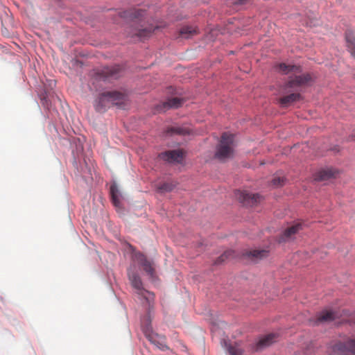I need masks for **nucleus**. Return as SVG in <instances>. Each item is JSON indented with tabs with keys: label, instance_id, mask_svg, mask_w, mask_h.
<instances>
[{
	"label": "nucleus",
	"instance_id": "c85d7f7f",
	"mask_svg": "<svg viewBox=\"0 0 355 355\" xmlns=\"http://www.w3.org/2000/svg\"><path fill=\"white\" fill-rule=\"evenodd\" d=\"M248 0H238L236 3L238 4H245Z\"/></svg>",
	"mask_w": 355,
	"mask_h": 355
},
{
	"label": "nucleus",
	"instance_id": "412c9836",
	"mask_svg": "<svg viewBox=\"0 0 355 355\" xmlns=\"http://www.w3.org/2000/svg\"><path fill=\"white\" fill-rule=\"evenodd\" d=\"M198 33L197 28L190 26H183L180 31V35L185 39L190 38Z\"/></svg>",
	"mask_w": 355,
	"mask_h": 355
},
{
	"label": "nucleus",
	"instance_id": "dca6fc26",
	"mask_svg": "<svg viewBox=\"0 0 355 355\" xmlns=\"http://www.w3.org/2000/svg\"><path fill=\"white\" fill-rule=\"evenodd\" d=\"M276 69L283 74L289 73H299L301 72V67L300 66L286 64L285 63H280L276 65Z\"/></svg>",
	"mask_w": 355,
	"mask_h": 355
},
{
	"label": "nucleus",
	"instance_id": "f03ea898",
	"mask_svg": "<svg viewBox=\"0 0 355 355\" xmlns=\"http://www.w3.org/2000/svg\"><path fill=\"white\" fill-rule=\"evenodd\" d=\"M151 309L148 310L146 315H145L141 320V326L143 333L146 338L156 348L164 350L166 348L165 343V337L162 335L154 332L151 326Z\"/></svg>",
	"mask_w": 355,
	"mask_h": 355
},
{
	"label": "nucleus",
	"instance_id": "20e7f679",
	"mask_svg": "<svg viewBox=\"0 0 355 355\" xmlns=\"http://www.w3.org/2000/svg\"><path fill=\"white\" fill-rule=\"evenodd\" d=\"M128 277L131 285L137 290V293L139 295L144 297L148 302L153 300L154 295L144 289L141 278L137 274L128 272Z\"/></svg>",
	"mask_w": 355,
	"mask_h": 355
},
{
	"label": "nucleus",
	"instance_id": "5701e85b",
	"mask_svg": "<svg viewBox=\"0 0 355 355\" xmlns=\"http://www.w3.org/2000/svg\"><path fill=\"white\" fill-rule=\"evenodd\" d=\"M345 39L347 44V47L351 51L352 54L355 56V37L353 32L348 31L345 33Z\"/></svg>",
	"mask_w": 355,
	"mask_h": 355
},
{
	"label": "nucleus",
	"instance_id": "a878e982",
	"mask_svg": "<svg viewBox=\"0 0 355 355\" xmlns=\"http://www.w3.org/2000/svg\"><path fill=\"white\" fill-rule=\"evenodd\" d=\"M284 182L285 178L284 177L278 176L272 178V180H271V184L272 186L278 187L284 185Z\"/></svg>",
	"mask_w": 355,
	"mask_h": 355
},
{
	"label": "nucleus",
	"instance_id": "6ab92c4d",
	"mask_svg": "<svg viewBox=\"0 0 355 355\" xmlns=\"http://www.w3.org/2000/svg\"><path fill=\"white\" fill-rule=\"evenodd\" d=\"M184 102V100L180 98L175 97L168 99V101L164 102L162 105V108L161 110L165 111L169 108H178L180 107Z\"/></svg>",
	"mask_w": 355,
	"mask_h": 355
},
{
	"label": "nucleus",
	"instance_id": "4468645a",
	"mask_svg": "<svg viewBox=\"0 0 355 355\" xmlns=\"http://www.w3.org/2000/svg\"><path fill=\"white\" fill-rule=\"evenodd\" d=\"M119 16L127 20H134L139 19L144 15V12L141 10L130 9L119 12Z\"/></svg>",
	"mask_w": 355,
	"mask_h": 355
},
{
	"label": "nucleus",
	"instance_id": "a211bd4d",
	"mask_svg": "<svg viewBox=\"0 0 355 355\" xmlns=\"http://www.w3.org/2000/svg\"><path fill=\"white\" fill-rule=\"evenodd\" d=\"M301 229V225L297 223L293 225L284 230L283 234L279 237V242H285L288 241L292 236L295 234Z\"/></svg>",
	"mask_w": 355,
	"mask_h": 355
},
{
	"label": "nucleus",
	"instance_id": "9b49d317",
	"mask_svg": "<svg viewBox=\"0 0 355 355\" xmlns=\"http://www.w3.org/2000/svg\"><path fill=\"white\" fill-rule=\"evenodd\" d=\"M338 171L331 168L320 170L314 175V180L316 181H325L336 178Z\"/></svg>",
	"mask_w": 355,
	"mask_h": 355
},
{
	"label": "nucleus",
	"instance_id": "7ed1b4c3",
	"mask_svg": "<svg viewBox=\"0 0 355 355\" xmlns=\"http://www.w3.org/2000/svg\"><path fill=\"white\" fill-rule=\"evenodd\" d=\"M234 135L224 132L217 146L215 157L221 161L232 158L234 155Z\"/></svg>",
	"mask_w": 355,
	"mask_h": 355
},
{
	"label": "nucleus",
	"instance_id": "39448f33",
	"mask_svg": "<svg viewBox=\"0 0 355 355\" xmlns=\"http://www.w3.org/2000/svg\"><path fill=\"white\" fill-rule=\"evenodd\" d=\"M236 198L244 206L252 207L261 202L262 197L259 194L249 193L246 191H236Z\"/></svg>",
	"mask_w": 355,
	"mask_h": 355
},
{
	"label": "nucleus",
	"instance_id": "423d86ee",
	"mask_svg": "<svg viewBox=\"0 0 355 355\" xmlns=\"http://www.w3.org/2000/svg\"><path fill=\"white\" fill-rule=\"evenodd\" d=\"M278 338L279 334L277 333H270L260 337L253 346V352H259L270 346L277 341Z\"/></svg>",
	"mask_w": 355,
	"mask_h": 355
},
{
	"label": "nucleus",
	"instance_id": "9d476101",
	"mask_svg": "<svg viewBox=\"0 0 355 355\" xmlns=\"http://www.w3.org/2000/svg\"><path fill=\"white\" fill-rule=\"evenodd\" d=\"M311 77L310 74L305 73L300 76H295L293 78L290 79L286 83V89L287 88H293L294 87L302 86L306 85L309 81H311Z\"/></svg>",
	"mask_w": 355,
	"mask_h": 355
},
{
	"label": "nucleus",
	"instance_id": "1a4fd4ad",
	"mask_svg": "<svg viewBox=\"0 0 355 355\" xmlns=\"http://www.w3.org/2000/svg\"><path fill=\"white\" fill-rule=\"evenodd\" d=\"M334 352L336 353L351 352L355 355V339H349L347 342H338L334 345Z\"/></svg>",
	"mask_w": 355,
	"mask_h": 355
},
{
	"label": "nucleus",
	"instance_id": "aec40b11",
	"mask_svg": "<svg viewBox=\"0 0 355 355\" xmlns=\"http://www.w3.org/2000/svg\"><path fill=\"white\" fill-rule=\"evenodd\" d=\"M268 252L265 250H254L252 251L246 252L245 255L250 258L252 261H257L264 257H266L268 256Z\"/></svg>",
	"mask_w": 355,
	"mask_h": 355
},
{
	"label": "nucleus",
	"instance_id": "b1692460",
	"mask_svg": "<svg viewBox=\"0 0 355 355\" xmlns=\"http://www.w3.org/2000/svg\"><path fill=\"white\" fill-rule=\"evenodd\" d=\"M223 345H224L230 355H241L243 353V352L237 345H232V344L228 343L227 341L223 340Z\"/></svg>",
	"mask_w": 355,
	"mask_h": 355
},
{
	"label": "nucleus",
	"instance_id": "6e6552de",
	"mask_svg": "<svg viewBox=\"0 0 355 355\" xmlns=\"http://www.w3.org/2000/svg\"><path fill=\"white\" fill-rule=\"evenodd\" d=\"M133 259L137 261L142 267L144 270L150 277L154 275V268L153 263L149 261L146 257L140 252H137L133 254Z\"/></svg>",
	"mask_w": 355,
	"mask_h": 355
},
{
	"label": "nucleus",
	"instance_id": "4be33fe9",
	"mask_svg": "<svg viewBox=\"0 0 355 355\" xmlns=\"http://www.w3.org/2000/svg\"><path fill=\"white\" fill-rule=\"evenodd\" d=\"M167 134L171 135H189L191 132V130L189 128L187 127H182V126H175V127H171L167 129L166 131Z\"/></svg>",
	"mask_w": 355,
	"mask_h": 355
},
{
	"label": "nucleus",
	"instance_id": "0eeeda50",
	"mask_svg": "<svg viewBox=\"0 0 355 355\" xmlns=\"http://www.w3.org/2000/svg\"><path fill=\"white\" fill-rule=\"evenodd\" d=\"M186 152L182 149L168 150L159 154V157L171 163H181L185 156Z\"/></svg>",
	"mask_w": 355,
	"mask_h": 355
},
{
	"label": "nucleus",
	"instance_id": "bb28decb",
	"mask_svg": "<svg viewBox=\"0 0 355 355\" xmlns=\"http://www.w3.org/2000/svg\"><path fill=\"white\" fill-rule=\"evenodd\" d=\"M234 254V252L232 250H229L227 252H225L220 257L218 258V259L216 261V263H220L223 262L225 259H228L230 257H231Z\"/></svg>",
	"mask_w": 355,
	"mask_h": 355
},
{
	"label": "nucleus",
	"instance_id": "f3484780",
	"mask_svg": "<svg viewBox=\"0 0 355 355\" xmlns=\"http://www.w3.org/2000/svg\"><path fill=\"white\" fill-rule=\"evenodd\" d=\"M336 318L335 313L331 311L324 310L316 315L315 323L318 324L322 322H329Z\"/></svg>",
	"mask_w": 355,
	"mask_h": 355
},
{
	"label": "nucleus",
	"instance_id": "2eb2a0df",
	"mask_svg": "<svg viewBox=\"0 0 355 355\" xmlns=\"http://www.w3.org/2000/svg\"><path fill=\"white\" fill-rule=\"evenodd\" d=\"M158 28V26H150L146 28H133L130 33L131 37L137 36L140 40H144L150 35V34Z\"/></svg>",
	"mask_w": 355,
	"mask_h": 355
},
{
	"label": "nucleus",
	"instance_id": "cd10ccee",
	"mask_svg": "<svg viewBox=\"0 0 355 355\" xmlns=\"http://www.w3.org/2000/svg\"><path fill=\"white\" fill-rule=\"evenodd\" d=\"M173 188H174L173 184L171 183H168V182L164 183L159 187V189L160 191H166V192H169V191H172L173 189Z\"/></svg>",
	"mask_w": 355,
	"mask_h": 355
},
{
	"label": "nucleus",
	"instance_id": "ddd939ff",
	"mask_svg": "<svg viewBox=\"0 0 355 355\" xmlns=\"http://www.w3.org/2000/svg\"><path fill=\"white\" fill-rule=\"evenodd\" d=\"M119 71L120 67L119 66L106 67L101 70L100 73V78L103 80H106L107 78H117Z\"/></svg>",
	"mask_w": 355,
	"mask_h": 355
},
{
	"label": "nucleus",
	"instance_id": "f257e3e1",
	"mask_svg": "<svg viewBox=\"0 0 355 355\" xmlns=\"http://www.w3.org/2000/svg\"><path fill=\"white\" fill-rule=\"evenodd\" d=\"M127 96L116 91L105 92L99 95L95 101L94 107L97 112H103L108 107L116 105L124 108L126 105Z\"/></svg>",
	"mask_w": 355,
	"mask_h": 355
},
{
	"label": "nucleus",
	"instance_id": "f8f14e48",
	"mask_svg": "<svg viewBox=\"0 0 355 355\" xmlns=\"http://www.w3.org/2000/svg\"><path fill=\"white\" fill-rule=\"evenodd\" d=\"M301 98L299 93H291L285 95L278 99V103L283 107H286L292 105L294 102L298 101Z\"/></svg>",
	"mask_w": 355,
	"mask_h": 355
},
{
	"label": "nucleus",
	"instance_id": "393cba45",
	"mask_svg": "<svg viewBox=\"0 0 355 355\" xmlns=\"http://www.w3.org/2000/svg\"><path fill=\"white\" fill-rule=\"evenodd\" d=\"M110 195L112 200L115 207H119L120 205V193L116 184L110 186Z\"/></svg>",
	"mask_w": 355,
	"mask_h": 355
}]
</instances>
